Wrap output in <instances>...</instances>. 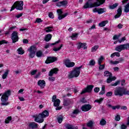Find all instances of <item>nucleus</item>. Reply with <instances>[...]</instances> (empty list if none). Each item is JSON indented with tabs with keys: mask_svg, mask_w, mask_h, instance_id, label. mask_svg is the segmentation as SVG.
I'll list each match as a JSON object with an SVG mask.
<instances>
[{
	"mask_svg": "<svg viewBox=\"0 0 129 129\" xmlns=\"http://www.w3.org/2000/svg\"><path fill=\"white\" fill-rule=\"evenodd\" d=\"M105 2V0H89L84 5L83 8L84 9L96 8L97 7H100L101 5H103Z\"/></svg>",
	"mask_w": 129,
	"mask_h": 129,
	"instance_id": "obj_1",
	"label": "nucleus"
},
{
	"mask_svg": "<svg viewBox=\"0 0 129 129\" xmlns=\"http://www.w3.org/2000/svg\"><path fill=\"white\" fill-rule=\"evenodd\" d=\"M49 116V111L47 110H45L41 113L39 114L38 116H34L35 117L34 121L38 122L39 123H42L44 121V118Z\"/></svg>",
	"mask_w": 129,
	"mask_h": 129,
	"instance_id": "obj_2",
	"label": "nucleus"
},
{
	"mask_svg": "<svg viewBox=\"0 0 129 129\" xmlns=\"http://www.w3.org/2000/svg\"><path fill=\"white\" fill-rule=\"evenodd\" d=\"M12 93V92L10 90H8L7 91H6L2 96L1 97V105H9L10 103L7 101L9 100V97L11 96V94Z\"/></svg>",
	"mask_w": 129,
	"mask_h": 129,
	"instance_id": "obj_3",
	"label": "nucleus"
},
{
	"mask_svg": "<svg viewBox=\"0 0 129 129\" xmlns=\"http://www.w3.org/2000/svg\"><path fill=\"white\" fill-rule=\"evenodd\" d=\"M82 67H83V66L75 68L74 70L69 74L68 76L69 79H72V78H74V77H78L80 75V70H81Z\"/></svg>",
	"mask_w": 129,
	"mask_h": 129,
	"instance_id": "obj_4",
	"label": "nucleus"
},
{
	"mask_svg": "<svg viewBox=\"0 0 129 129\" xmlns=\"http://www.w3.org/2000/svg\"><path fill=\"white\" fill-rule=\"evenodd\" d=\"M28 51L29 52V57L34 58L36 55V52H37V47L34 45H32L28 49Z\"/></svg>",
	"mask_w": 129,
	"mask_h": 129,
	"instance_id": "obj_5",
	"label": "nucleus"
},
{
	"mask_svg": "<svg viewBox=\"0 0 129 129\" xmlns=\"http://www.w3.org/2000/svg\"><path fill=\"white\" fill-rule=\"evenodd\" d=\"M115 50L118 52H120L123 50H129V43L118 45L115 47Z\"/></svg>",
	"mask_w": 129,
	"mask_h": 129,
	"instance_id": "obj_6",
	"label": "nucleus"
},
{
	"mask_svg": "<svg viewBox=\"0 0 129 129\" xmlns=\"http://www.w3.org/2000/svg\"><path fill=\"white\" fill-rule=\"evenodd\" d=\"M114 95L116 96H123V88L117 87L114 90Z\"/></svg>",
	"mask_w": 129,
	"mask_h": 129,
	"instance_id": "obj_7",
	"label": "nucleus"
},
{
	"mask_svg": "<svg viewBox=\"0 0 129 129\" xmlns=\"http://www.w3.org/2000/svg\"><path fill=\"white\" fill-rule=\"evenodd\" d=\"M15 7H16V10L18 11H23L24 9V2L20 1V2H16L14 4Z\"/></svg>",
	"mask_w": 129,
	"mask_h": 129,
	"instance_id": "obj_8",
	"label": "nucleus"
},
{
	"mask_svg": "<svg viewBox=\"0 0 129 129\" xmlns=\"http://www.w3.org/2000/svg\"><path fill=\"white\" fill-rule=\"evenodd\" d=\"M11 39L12 40V43H16L19 41V35L18 32L14 31L11 34Z\"/></svg>",
	"mask_w": 129,
	"mask_h": 129,
	"instance_id": "obj_9",
	"label": "nucleus"
},
{
	"mask_svg": "<svg viewBox=\"0 0 129 129\" xmlns=\"http://www.w3.org/2000/svg\"><path fill=\"white\" fill-rule=\"evenodd\" d=\"M58 60V58L53 56H48L47 59L45 61L46 64H50V63H53L56 62Z\"/></svg>",
	"mask_w": 129,
	"mask_h": 129,
	"instance_id": "obj_10",
	"label": "nucleus"
},
{
	"mask_svg": "<svg viewBox=\"0 0 129 129\" xmlns=\"http://www.w3.org/2000/svg\"><path fill=\"white\" fill-rule=\"evenodd\" d=\"M94 87V86L93 85H89L87 87V88H85L84 90H82V91L81 93V94H84V93H86V92H91L92 91V89H93V88Z\"/></svg>",
	"mask_w": 129,
	"mask_h": 129,
	"instance_id": "obj_11",
	"label": "nucleus"
},
{
	"mask_svg": "<svg viewBox=\"0 0 129 129\" xmlns=\"http://www.w3.org/2000/svg\"><path fill=\"white\" fill-rule=\"evenodd\" d=\"M73 103V101L72 99L65 98L63 99V106H69L70 104Z\"/></svg>",
	"mask_w": 129,
	"mask_h": 129,
	"instance_id": "obj_12",
	"label": "nucleus"
},
{
	"mask_svg": "<svg viewBox=\"0 0 129 129\" xmlns=\"http://www.w3.org/2000/svg\"><path fill=\"white\" fill-rule=\"evenodd\" d=\"M64 64L66 65V67H68V68H71L75 66V63L74 62H70V59H66L64 60Z\"/></svg>",
	"mask_w": 129,
	"mask_h": 129,
	"instance_id": "obj_13",
	"label": "nucleus"
},
{
	"mask_svg": "<svg viewBox=\"0 0 129 129\" xmlns=\"http://www.w3.org/2000/svg\"><path fill=\"white\" fill-rule=\"evenodd\" d=\"M92 107L90 104H85L82 106L81 109L82 111H88L91 109Z\"/></svg>",
	"mask_w": 129,
	"mask_h": 129,
	"instance_id": "obj_14",
	"label": "nucleus"
},
{
	"mask_svg": "<svg viewBox=\"0 0 129 129\" xmlns=\"http://www.w3.org/2000/svg\"><path fill=\"white\" fill-rule=\"evenodd\" d=\"M122 14V8L120 7L117 10V14L114 16L115 19H118Z\"/></svg>",
	"mask_w": 129,
	"mask_h": 129,
	"instance_id": "obj_15",
	"label": "nucleus"
},
{
	"mask_svg": "<svg viewBox=\"0 0 129 129\" xmlns=\"http://www.w3.org/2000/svg\"><path fill=\"white\" fill-rule=\"evenodd\" d=\"M68 5V2L67 1H63L59 2L56 3V7H66Z\"/></svg>",
	"mask_w": 129,
	"mask_h": 129,
	"instance_id": "obj_16",
	"label": "nucleus"
},
{
	"mask_svg": "<svg viewBox=\"0 0 129 129\" xmlns=\"http://www.w3.org/2000/svg\"><path fill=\"white\" fill-rule=\"evenodd\" d=\"M37 85L40 86L41 89H43L46 86V82L44 80H39L37 82Z\"/></svg>",
	"mask_w": 129,
	"mask_h": 129,
	"instance_id": "obj_17",
	"label": "nucleus"
},
{
	"mask_svg": "<svg viewBox=\"0 0 129 129\" xmlns=\"http://www.w3.org/2000/svg\"><path fill=\"white\" fill-rule=\"evenodd\" d=\"M58 71H59V70L57 68H54L52 69L48 73V76L50 77H51L53 76V74H57Z\"/></svg>",
	"mask_w": 129,
	"mask_h": 129,
	"instance_id": "obj_18",
	"label": "nucleus"
},
{
	"mask_svg": "<svg viewBox=\"0 0 129 129\" xmlns=\"http://www.w3.org/2000/svg\"><path fill=\"white\" fill-rule=\"evenodd\" d=\"M86 45H87L86 43L79 42L77 48L79 49H81V48H83L84 50H86V49H87Z\"/></svg>",
	"mask_w": 129,
	"mask_h": 129,
	"instance_id": "obj_19",
	"label": "nucleus"
},
{
	"mask_svg": "<svg viewBox=\"0 0 129 129\" xmlns=\"http://www.w3.org/2000/svg\"><path fill=\"white\" fill-rule=\"evenodd\" d=\"M29 127L30 128H37L38 127V124L35 122H31L29 124Z\"/></svg>",
	"mask_w": 129,
	"mask_h": 129,
	"instance_id": "obj_20",
	"label": "nucleus"
},
{
	"mask_svg": "<svg viewBox=\"0 0 129 129\" xmlns=\"http://www.w3.org/2000/svg\"><path fill=\"white\" fill-rule=\"evenodd\" d=\"M60 43V40L55 42L53 43H48L47 44H46L44 48L45 49H48L50 47V46H54L55 45H57V44H59Z\"/></svg>",
	"mask_w": 129,
	"mask_h": 129,
	"instance_id": "obj_21",
	"label": "nucleus"
},
{
	"mask_svg": "<svg viewBox=\"0 0 129 129\" xmlns=\"http://www.w3.org/2000/svg\"><path fill=\"white\" fill-rule=\"evenodd\" d=\"M104 76L105 77H109V78H112V74L110 72L106 71L104 72Z\"/></svg>",
	"mask_w": 129,
	"mask_h": 129,
	"instance_id": "obj_22",
	"label": "nucleus"
},
{
	"mask_svg": "<svg viewBox=\"0 0 129 129\" xmlns=\"http://www.w3.org/2000/svg\"><path fill=\"white\" fill-rule=\"evenodd\" d=\"M66 129H78V126H76V127H74L72 124H67L66 125Z\"/></svg>",
	"mask_w": 129,
	"mask_h": 129,
	"instance_id": "obj_23",
	"label": "nucleus"
},
{
	"mask_svg": "<svg viewBox=\"0 0 129 129\" xmlns=\"http://www.w3.org/2000/svg\"><path fill=\"white\" fill-rule=\"evenodd\" d=\"M56 12L57 14H58V20H62V19H63V16H62V14H63V12H62V10H57Z\"/></svg>",
	"mask_w": 129,
	"mask_h": 129,
	"instance_id": "obj_24",
	"label": "nucleus"
},
{
	"mask_svg": "<svg viewBox=\"0 0 129 129\" xmlns=\"http://www.w3.org/2000/svg\"><path fill=\"white\" fill-rule=\"evenodd\" d=\"M52 39V34H47L45 37H44V41L46 42H49Z\"/></svg>",
	"mask_w": 129,
	"mask_h": 129,
	"instance_id": "obj_25",
	"label": "nucleus"
},
{
	"mask_svg": "<svg viewBox=\"0 0 129 129\" xmlns=\"http://www.w3.org/2000/svg\"><path fill=\"white\" fill-rule=\"evenodd\" d=\"M105 12H106V9L105 8H99L98 9V15H101V14H103Z\"/></svg>",
	"mask_w": 129,
	"mask_h": 129,
	"instance_id": "obj_26",
	"label": "nucleus"
},
{
	"mask_svg": "<svg viewBox=\"0 0 129 129\" xmlns=\"http://www.w3.org/2000/svg\"><path fill=\"white\" fill-rule=\"evenodd\" d=\"M52 102H54L53 106H59L60 103L61 102V101H60V100L59 99H56V100H55L54 101H53Z\"/></svg>",
	"mask_w": 129,
	"mask_h": 129,
	"instance_id": "obj_27",
	"label": "nucleus"
},
{
	"mask_svg": "<svg viewBox=\"0 0 129 129\" xmlns=\"http://www.w3.org/2000/svg\"><path fill=\"white\" fill-rule=\"evenodd\" d=\"M9 72H10V70H7L6 71L5 73L2 76L3 79H6V78H7V77L9 75Z\"/></svg>",
	"mask_w": 129,
	"mask_h": 129,
	"instance_id": "obj_28",
	"label": "nucleus"
},
{
	"mask_svg": "<svg viewBox=\"0 0 129 129\" xmlns=\"http://www.w3.org/2000/svg\"><path fill=\"white\" fill-rule=\"evenodd\" d=\"M108 23V21L106 20L102 21V22L99 23V27H104L106 24Z\"/></svg>",
	"mask_w": 129,
	"mask_h": 129,
	"instance_id": "obj_29",
	"label": "nucleus"
},
{
	"mask_svg": "<svg viewBox=\"0 0 129 129\" xmlns=\"http://www.w3.org/2000/svg\"><path fill=\"white\" fill-rule=\"evenodd\" d=\"M44 30L46 33H50L53 31V26L47 27Z\"/></svg>",
	"mask_w": 129,
	"mask_h": 129,
	"instance_id": "obj_30",
	"label": "nucleus"
},
{
	"mask_svg": "<svg viewBox=\"0 0 129 129\" xmlns=\"http://www.w3.org/2000/svg\"><path fill=\"white\" fill-rule=\"evenodd\" d=\"M107 106L108 107H111L112 108V109H113V110H115V109H119V108H120V106L117 105V106H112L111 105V104H108Z\"/></svg>",
	"mask_w": 129,
	"mask_h": 129,
	"instance_id": "obj_31",
	"label": "nucleus"
},
{
	"mask_svg": "<svg viewBox=\"0 0 129 129\" xmlns=\"http://www.w3.org/2000/svg\"><path fill=\"white\" fill-rule=\"evenodd\" d=\"M124 12L125 13H129V2L124 7Z\"/></svg>",
	"mask_w": 129,
	"mask_h": 129,
	"instance_id": "obj_32",
	"label": "nucleus"
},
{
	"mask_svg": "<svg viewBox=\"0 0 129 129\" xmlns=\"http://www.w3.org/2000/svg\"><path fill=\"white\" fill-rule=\"evenodd\" d=\"M118 6V3H115L114 4H113L112 5L109 6V8L110 10H114V9H115Z\"/></svg>",
	"mask_w": 129,
	"mask_h": 129,
	"instance_id": "obj_33",
	"label": "nucleus"
},
{
	"mask_svg": "<svg viewBox=\"0 0 129 129\" xmlns=\"http://www.w3.org/2000/svg\"><path fill=\"white\" fill-rule=\"evenodd\" d=\"M18 53L20 55H23L25 53V51L23 50V48L22 47H20L17 49Z\"/></svg>",
	"mask_w": 129,
	"mask_h": 129,
	"instance_id": "obj_34",
	"label": "nucleus"
},
{
	"mask_svg": "<svg viewBox=\"0 0 129 129\" xmlns=\"http://www.w3.org/2000/svg\"><path fill=\"white\" fill-rule=\"evenodd\" d=\"M100 125H105L106 124V121L104 119L102 118L100 121Z\"/></svg>",
	"mask_w": 129,
	"mask_h": 129,
	"instance_id": "obj_35",
	"label": "nucleus"
},
{
	"mask_svg": "<svg viewBox=\"0 0 129 129\" xmlns=\"http://www.w3.org/2000/svg\"><path fill=\"white\" fill-rule=\"evenodd\" d=\"M36 56L37 57H42V56H43V52H42L41 50L37 51Z\"/></svg>",
	"mask_w": 129,
	"mask_h": 129,
	"instance_id": "obj_36",
	"label": "nucleus"
},
{
	"mask_svg": "<svg viewBox=\"0 0 129 129\" xmlns=\"http://www.w3.org/2000/svg\"><path fill=\"white\" fill-rule=\"evenodd\" d=\"M116 78L115 77H112V78H108L107 79V83H110L113 80H115Z\"/></svg>",
	"mask_w": 129,
	"mask_h": 129,
	"instance_id": "obj_37",
	"label": "nucleus"
},
{
	"mask_svg": "<svg viewBox=\"0 0 129 129\" xmlns=\"http://www.w3.org/2000/svg\"><path fill=\"white\" fill-rule=\"evenodd\" d=\"M89 66H94L95 65V61L94 59H92L89 61V63L88 64Z\"/></svg>",
	"mask_w": 129,
	"mask_h": 129,
	"instance_id": "obj_38",
	"label": "nucleus"
},
{
	"mask_svg": "<svg viewBox=\"0 0 129 129\" xmlns=\"http://www.w3.org/2000/svg\"><path fill=\"white\" fill-rule=\"evenodd\" d=\"M57 119L58 122L59 123H61V122L63 121V116L62 115H60L57 117Z\"/></svg>",
	"mask_w": 129,
	"mask_h": 129,
	"instance_id": "obj_39",
	"label": "nucleus"
},
{
	"mask_svg": "<svg viewBox=\"0 0 129 129\" xmlns=\"http://www.w3.org/2000/svg\"><path fill=\"white\" fill-rule=\"evenodd\" d=\"M98 48H99V46L98 45H95L92 48L91 51L95 52L96 51V50L98 49Z\"/></svg>",
	"mask_w": 129,
	"mask_h": 129,
	"instance_id": "obj_40",
	"label": "nucleus"
},
{
	"mask_svg": "<svg viewBox=\"0 0 129 129\" xmlns=\"http://www.w3.org/2000/svg\"><path fill=\"white\" fill-rule=\"evenodd\" d=\"M87 125L89 127H92L93 126V121L90 120L88 123H87Z\"/></svg>",
	"mask_w": 129,
	"mask_h": 129,
	"instance_id": "obj_41",
	"label": "nucleus"
},
{
	"mask_svg": "<svg viewBox=\"0 0 129 129\" xmlns=\"http://www.w3.org/2000/svg\"><path fill=\"white\" fill-rule=\"evenodd\" d=\"M123 95H129V91L123 88Z\"/></svg>",
	"mask_w": 129,
	"mask_h": 129,
	"instance_id": "obj_42",
	"label": "nucleus"
},
{
	"mask_svg": "<svg viewBox=\"0 0 129 129\" xmlns=\"http://www.w3.org/2000/svg\"><path fill=\"white\" fill-rule=\"evenodd\" d=\"M11 120H12V117L9 116L7 117L5 120V123H10V121H11Z\"/></svg>",
	"mask_w": 129,
	"mask_h": 129,
	"instance_id": "obj_43",
	"label": "nucleus"
},
{
	"mask_svg": "<svg viewBox=\"0 0 129 129\" xmlns=\"http://www.w3.org/2000/svg\"><path fill=\"white\" fill-rule=\"evenodd\" d=\"M63 46V44H61L60 47L58 48H53V50L54 51V52H57V51H60V50H61V48H62V47Z\"/></svg>",
	"mask_w": 129,
	"mask_h": 129,
	"instance_id": "obj_44",
	"label": "nucleus"
},
{
	"mask_svg": "<svg viewBox=\"0 0 129 129\" xmlns=\"http://www.w3.org/2000/svg\"><path fill=\"white\" fill-rule=\"evenodd\" d=\"M103 101V98H101L99 100L98 99L95 100V102H97L98 103H99V104H101V103Z\"/></svg>",
	"mask_w": 129,
	"mask_h": 129,
	"instance_id": "obj_45",
	"label": "nucleus"
},
{
	"mask_svg": "<svg viewBox=\"0 0 129 129\" xmlns=\"http://www.w3.org/2000/svg\"><path fill=\"white\" fill-rule=\"evenodd\" d=\"M77 36H78V34L77 33L73 34L71 36L72 40H75V38H77Z\"/></svg>",
	"mask_w": 129,
	"mask_h": 129,
	"instance_id": "obj_46",
	"label": "nucleus"
},
{
	"mask_svg": "<svg viewBox=\"0 0 129 129\" xmlns=\"http://www.w3.org/2000/svg\"><path fill=\"white\" fill-rule=\"evenodd\" d=\"M103 56H101L98 59V64L100 65L101 64V62L103 60Z\"/></svg>",
	"mask_w": 129,
	"mask_h": 129,
	"instance_id": "obj_47",
	"label": "nucleus"
},
{
	"mask_svg": "<svg viewBox=\"0 0 129 129\" xmlns=\"http://www.w3.org/2000/svg\"><path fill=\"white\" fill-rule=\"evenodd\" d=\"M79 112H80V111H79V110L76 109L74 110V111L73 112V114H76V115H77V114H78Z\"/></svg>",
	"mask_w": 129,
	"mask_h": 129,
	"instance_id": "obj_48",
	"label": "nucleus"
},
{
	"mask_svg": "<svg viewBox=\"0 0 129 129\" xmlns=\"http://www.w3.org/2000/svg\"><path fill=\"white\" fill-rule=\"evenodd\" d=\"M43 20L41 19V18H37L34 23H38V24H40V23H42Z\"/></svg>",
	"mask_w": 129,
	"mask_h": 129,
	"instance_id": "obj_49",
	"label": "nucleus"
},
{
	"mask_svg": "<svg viewBox=\"0 0 129 129\" xmlns=\"http://www.w3.org/2000/svg\"><path fill=\"white\" fill-rule=\"evenodd\" d=\"M115 119V120H116V121H119V120H120V115H116Z\"/></svg>",
	"mask_w": 129,
	"mask_h": 129,
	"instance_id": "obj_50",
	"label": "nucleus"
},
{
	"mask_svg": "<svg viewBox=\"0 0 129 129\" xmlns=\"http://www.w3.org/2000/svg\"><path fill=\"white\" fill-rule=\"evenodd\" d=\"M120 37V35H115L113 37V40H118V38Z\"/></svg>",
	"mask_w": 129,
	"mask_h": 129,
	"instance_id": "obj_51",
	"label": "nucleus"
},
{
	"mask_svg": "<svg viewBox=\"0 0 129 129\" xmlns=\"http://www.w3.org/2000/svg\"><path fill=\"white\" fill-rule=\"evenodd\" d=\"M37 71H38L37 70H35L32 71L30 73L31 75H32V76H34V75H35L36 74V73H37Z\"/></svg>",
	"mask_w": 129,
	"mask_h": 129,
	"instance_id": "obj_52",
	"label": "nucleus"
},
{
	"mask_svg": "<svg viewBox=\"0 0 129 129\" xmlns=\"http://www.w3.org/2000/svg\"><path fill=\"white\" fill-rule=\"evenodd\" d=\"M3 44H8V41H7L6 40L0 41V45H3Z\"/></svg>",
	"mask_w": 129,
	"mask_h": 129,
	"instance_id": "obj_53",
	"label": "nucleus"
},
{
	"mask_svg": "<svg viewBox=\"0 0 129 129\" xmlns=\"http://www.w3.org/2000/svg\"><path fill=\"white\" fill-rule=\"evenodd\" d=\"M106 96H107L108 97L112 96V92H108L106 94Z\"/></svg>",
	"mask_w": 129,
	"mask_h": 129,
	"instance_id": "obj_54",
	"label": "nucleus"
},
{
	"mask_svg": "<svg viewBox=\"0 0 129 129\" xmlns=\"http://www.w3.org/2000/svg\"><path fill=\"white\" fill-rule=\"evenodd\" d=\"M48 17L49 18H50V19H54V15H53V13L50 12L48 14Z\"/></svg>",
	"mask_w": 129,
	"mask_h": 129,
	"instance_id": "obj_55",
	"label": "nucleus"
},
{
	"mask_svg": "<svg viewBox=\"0 0 129 129\" xmlns=\"http://www.w3.org/2000/svg\"><path fill=\"white\" fill-rule=\"evenodd\" d=\"M120 83V81H117L115 83L113 84L112 85V86H116L117 85H118Z\"/></svg>",
	"mask_w": 129,
	"mask_h": 129,
	"instance_id": "obj_56",
	"label": "nucleus"
},
{
	"mask_svg": "<svg viewBox=\"0 0 129 129\" xmlns=\"http://www.w3.org/2000/svg\"><path fill=\"white\" fill-rule=\"evenodd\" d=\"M48 80H49V81H52L53 82L55 81V77H49Z\"/></svg>",
	"mask_w": 129,
	"mask_h": 129,
	"instance_id": "obj_57",
	"label": "nucleus"
},
{
	"mask_svg": "<svg viewBox=\"0 0 129 129\" xmlns=\"http://www.w3.org/2000/svg\"><path fill=\"white\" fill-rule=\"evenodd\" d=\"M99 90L100 89L99 87H96L94 89V92H96V93H98V92H99Z\"/></svg>",
	"mask_w": 129,
	"mask_h": 129,
	"instance_id": "obj_58",
	"label": "nucleus"
},
{
	"mask_svg": "<svg viewBox=\"0 0 129 129\" xmlns=\"http://www.w3.org/2000/svg\"><path fill=\"white\" fill-rule=\"evenodd\" d=\"M111 64H113V65H115L116 64H118L119 63V61L116 60V61H110Z\"/></svg>",
	"mask_w": 129,
	"mask_h": 129,
	"instance_id": "obj_59",
	"label": "nucleus"
},
{
	"mask_svg": "<svg viewBox=\"0 0 129 129\" xmlns=\"http://www.w3.org/2000/svg\"><path fill=\"white\" fill-rule=\"evenodd\" d=\"M99 70H103V69H104V65H101V63H100V65H99Z\"/></svg>",
	"mask_w": 129,
	"mask_h": 129,
	"instance_id": "obj_60",
	"label": "nucleus"
},
{
	"mask_svg": "<svg viewBox=\"0 0 129 129\" xmlns=\"http://www.w3.org/2000/svg\"><path fill=\"white\" fill-rule=\"evenodd\" d=\"M125 41V37H122L120 40H118L119 43H121L122 42H124Z\"/></svg>",
	"mask_w": 129,
	"mask_h": 129,
	"instance_id": "obj_61",
	"label": "nucleus"
},
{
	"mask_svg": "<svg viewBox=\"0 0 129 129\" xmlns=\"http://www.w3.org/2000/svg\"><path fill=\"white\" fill-rule=\"evenodd\" d=\"M56 98H57V96L56 95H53L52 97V102L55 101V100H56Z\"/></svg>",
	"mask_w": 129,
	"mask_h": 129,
	"instance_id": "obj_62",
	"label": "nucleus"
},
{
	"mask_svg": "<svg viewBox=\"0 0 129 129\" xmlns=\"http://www.w3.org/2000/svg\"><path fill=\"white\" fill-rule=\"evenodd\" d=\"M126 128V125L125 124H121L120 126V129H125Z\"/></svg>",
	"mask_w": 129,
	"mask_h": 129,
	"instance_id": "obj_63",
	"label": "nucleus"
},
{
	"mask_svg": "<svg viewBox=\"0 0 129 129\" xmlns=\"http://www.w3.org/2000/svg\"><path fill=\"white\" fill-rule=\"evenodd\" d=\"M121 109H122L123 110H126V109H127V107L126 106H122L121 107Z\"/></svg>",
	"mask_w": 129,
	"mask_h": 129,
	"instance_id": "obj_64",
	"label": "nucleus"
}]
</instances>
